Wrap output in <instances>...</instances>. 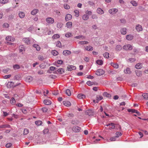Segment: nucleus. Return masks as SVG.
<instances>
[{"label": "nucleus", "mask_w": 148, "mask_h": 148, "mask_svg": "<svg viewBox=\"0 0 148 148\" xmlns=\"http://www.w3.org/2000/svg\"><path fill=\"white\" fill-rule=\"evenodd\" d=\"M142 67V64L141 63H138L135 66V68L138 69H140Z\"/></svg>", "instance_id": "obj_15"}, {"label": "nucleus", "mask_w": 148, "mask_h": 148, "mask_svg": "<svg viewBox=\"0 0 148 148\" xmlns=\"http://www.w3.org/2000/svg\"><path fill=\"white\" fill-rule=\"evenodd\" d=\"M9 70H10V69H9L8 68L4 69L3 70V71L4 73H5L9 71Z\"/></svg>", "instance_id": "obj_62"}, {"label": "nucleus", "mask_w": 148, "mask_h": 148, "mask_svg": "<svg viewBox=\"0 0 148 148\" xmlns=\"http://www.w3.org/2000/svg\"><path fill=\"white\" fill-rule=\"evenodd\" d=\"M111 65L114 68L116 69L118 68L119 66V64L116 63H114L113 62H111L110 63Z\"/></svg>", "instance_id": "obj_17"}, {"label": "nucleus", "mask_w": 148, "mask_h": 148, "mask_svg": "<svg viewBox=\"0 0 148 148\" xmlns=\"http://www.w3.org/2000/svg\"><path fill=\"white\" fill-rule=\"evenodd\" d=\"M33 47L36 49L37 51H39L40 49V46L37 44H34L33 45Z\"/></svg>", "instance_id": "obj_26"}, {"label": "nucleus", "mask_w": 148, "mask_h": 148, "mask_svg": "<svg viewBox=\"0 0 148 148\" xmlns=\"http://www.w3.org/2000/svg\"><path fill=\"white\" fill-rule=\"evenodd\" d=\"M8 0H0V3L4 4L7 3Z\"/></svg>", "instance_id": "obj_57"}, {"label": "nucleus", "mask_w": 148, "mask_h": 148, "mask_svg": "<svg viewBox=\"0 0 148 148\" xmlns=\"http://www.w3.org/2000/svg\"><path fill=\"white\" fill-rule=\"evenodd\" d=\"M10 126L9 125H4L0 126V128H10Z\"/></svg>", "instance_id": "obj_31"}, {"label": "nucleus", "mask_w": 148, "mask_h": 148, "mask_svg": "<svg viewBox=\"0 0 148 148\" xmlns=\"http://www.w3.org/2000/svg\"><path fill=\"white\" fill-rule=\"evenodd\" d=\"M62 24L60 23H58L57 24V26L58 28H60L62 27Z\"/></svg>", "instance_id": "obj_54"}, {"label": "nucleus", "mask_w": 148, "mask_h": 148, "mask_svg": "<svg viewBox=\"0 0 148 148\" xmlns=\"http://www.w3.org/2000/svg\"><path fill=\"white\" fill-rule=\"evenodd\" d=\"M46 22L48 23L52 24L54 22V19L51 17H48L46 19Z\"/></svg>", "instance_id": "obj_4"}, {"label": "nucleus", "mask_w": 148, "mask_h": 148, "mask_svg": "<svg viewBox=\"0 0 148 148\" xmlns=\"http://www.w3.org/2000/svg\"><path fill=\"white\" fill-rule=\"evenodd\" d=\"M49 69L51 71H54L56 69V68L55 67L51 66L50 67Z\"/></svg>", "instance_id": "obj_64"}, {"label": "nucleus", "mask_w": 148, "mask_h": 148, "mask_svg": "<svg viewBox=\"0 0 148 148\" xmlns=\"http://www.w3.org/2000/svg\"><path fill=\"white\" fill-rule=\"evenodd\" d=\"M88 18L89 17L86 14H84L82 16V19L85 20H87L88 19Z\"/></svg>", "instance_id": "obj_40"}, {"label": "nucleus", "mask_w": 148, "mask_h": 148, "mask_svg": "<svg viewBox=\"0 0 148 148\" xmlns=\"http://www.w3.org/2000/svg\"><path fill=\"white\" fill-rule=\"evenodd\" d=\"M64 7L66 9H69L70 8V7L66 4H65L64 5Z\"/></svg>", "instance_id": "obj_52"}, {"label": "nucleus", "mask_w": 148, "mask_h": 148, "mask_svg": "<svg viewBox=\"0 0 148 148\" xmlns=\"http://www.w3.org/2000/svg\"><path fill=\"white\" fill-rule=\"evenodd\" d=\"M136 29L138 32L141 31L143 29L142 26L139 25H136Z\"/></svg>", "instance_id": "obj_10"}, {"label": "nucleus", "mask_w": 148, "mask_h": 148, "mask_svg": "<svg viewBox=\"0 0 148 148\" xmlns=\"http://www.w3.org/2000/svg\"><path fill=\"white\" fill-rule=\"evenodd\" d=\"M38 12L39 10L38 9H34L31 12V14L33 15H34L37 13Z\"/></svg>", "instance_id": "obj_11"}, {"label": "nucleus", "mask_w": 148, "mask_h": 148, "mask_svg": "<svg viewBox=\"0 0 148 148\" xmlns=\"http://www.w3.org/2000/svg\"><path fill=\"white\" fill-rule=\"evenodd\" d=\"M56 46L59 47H60L61 46V42L59 41H58L56 44Z\"/></svg>", "instance_id": "obj_55"}, {"label": "nucleus", "mask_w": 148, "mask_h": 148, "mask_svg": "<svg viewBox=\"0 0 148 148\" xmlns=\"http://www.w3.org/2000/svg\"><path fill=\"white\" fill-rule=\"evenodd\" d=\"M118 10L116 8H112L110 9L109 10V12L110 13L112 14H115L117 12Z\"/></svg>", "instance_id": "obj_3"}, {"label": "nucleus", "mask_w": 148, "mask_h": 148, "mask_svg": "<svg viewBox=\"0 0 148 148\" xmlns=\"http://www.w3.org/2000/svg\"><path fill=\"white\" fill-rule=\"evenodd\" d=\"M105 71L102 69H99L97 70L96 72V74L98 76H100L104 74Z\"/></svg>", "instance_id": "obj_1"}, {"label": "nucleus", "mask_w": 148, "mask_h": 148, "mask_svg": "<svg viewBox=\"0 0 148 148\" xmlns=\"http://www.w3.org/2000/svg\"><path fill=\"white\" fill-rule=\"evenodd\" d=\"M51 53L52 54H53V55L54 56H56L58 54V52L55 50H53L51 51Z\"/></svg>", "instance_id": "obj_42"}, {"label": "nucleus", "mask_w": 148, "mask_h": 148, "mask_svg": "<svg viewBox=\"0 0 148 148\" xmlns=\"http://www.w3.org/2000/svg\"><path fill=\"white\" fill-rule=\"evenodd\" d=\"M81 129L80 127L78 126H74L72 128V130L75 132H79Z\"/></svg>", "instance_id": "obj_7"}, {"label": "nucleus", "mask_w": 148, "mask_h": 148, "mask_svg": "<svg viewBox=\"0 0 148 148\" xmlns=\"http://www.w3.org/2000/svg\"><path fill=\"white\" fill-rule=\"evenodd\" d=\"M129 61L130 62H134L135 61V59L133 58H130L129 60Z\"/></svg>", "instance_id": "obj_58"}, {"label": "nucleus", "mask_w": 148, "mask_h": 148, "mask_svg": "<svg viewBox=\"0 0 148 148\" xmlns=\"http://www.w3.org/2000/svg\"><path fill=\"white\" fill-rule=\"evenodd\" d=\"M67 70L69 71H71L73 70H74L76 69V67L73 65H69L67 67Z\"/></svg>", "instance_id": "obj_5"}, {"label": "nucleus", "mask_w": 148, "mask_h": 148, "mask_svg": "<svg viewBox=\"0 0 148 148\" xmlns=\"http://www.w3.org/2000/svg\"><path fill=\"white\" fill-rule=\"evenodd\" d=\"M86 113L90 116H92L93 114V112L91 110H87L86 112Z\"/></svg>", "instance_id": "obj_16"}, {"label": "nucleus", "mask_w": 148, "mask_h": 148, "mask_svg": "<svg viewBox=\"0 0 148 148\" xmlns=\"http://www.w3.org/2000/svg\"><path fill=\"white\" fill-rule=\"evenodd\" d=\"M38 59L40 60H43L44 59L43 57L41 56H38Z\"/></svg>", "instance_id": "obj_63"}, {"label": "nucleus", "mask_w": 148, "mask_h": 148, "mask_svg": "<svg viewBox=\"0 0 148 148\" xmlns=\"http://www.w3.org/2000/svg\"><path fill=\"white\" fill-rule=\"evenodd\" d=\"M19 17L21 18H23L25 16V14L23 12H20L18 14Z\"/></svg>", "instance_id": "obj_24"}, {"label": "nucleus", "mask_w": 148, "mask_h": 148, "mask_svg": "<svg viewBox=\"0 0 148 148\" xmlns=\"http://www.w3.org/2000/svg\"><path fill=\"white\" fill-rule=\"evenodd\" d=\"M136 74L137 76L138 77L140 76L141 75V72L140 71H136Z\"/></svg>", "instance_id": "obj_44"}, {"label": "nucleus", "mask_w": 148, "mask_h": 148, "mask_svg": "<svg viewBox=\"0 0 148 148\" xmlns=\"http://www.w3.org/2000/svg\"><path fill=\"white\" fill-rule=\"evenodd\" d=\"M122 49V47L120 45H117L116 46V51H120Z\"/></svg>", "instance_id": "obj_43"}, {"label": "nucleus", "mask_w": 148, "mask_h": 148, "mask_svg": "<svg viewBox=\"0 0 148 148\" xmlns=\"http://www.w3.org/2000/svg\"><path fill=\"white\" fill-rule=\"evenodd\" d=\"M3 27L5 28H8L9 27V25L7 23H4L2 25Z\"/></svg>", "instance_id": "obj_38"}, {"label": "nucleus", "mask_w": 148, "mask_h": 148, "mask_svg": "<svg viewBox=\"0 0 148 148\" xmlns=\"http://www.w3.org/2000/svg\"><path fill=\"white\" fill-rule=\"evenodd\" d=\"M58 72L60 73V74H62L64 73V69L62 68H60L59 69H58L57 70Z\"/></svg>", "instance_id": "obj_41"}, {"label": "nucleus", "mask_w": 148, "mask_h": 148, "mask_svg": "<svg viewBox=\"0 0 148 148\" xmlns=\"http://www.w3.org/2000/svg\"><path fill=\"white\" fill-rule=\"evenodd\" d=\"M42 110L43 112H45L47 111L48 109L47 108L44 107L42 108Z\"/></svg>", "instance_id": "obj_59"}, {"label": "nucleus", "mask_w": 148, "mask_h": 148, "mask_svg": "<svg viewBox=\"0 0 148 148\" xmlns=\"http://www.w3.org/2000/svg\"><path fill=\"white\" fill-rule=\"evenodd\" d=\"M119 137V136L116 135L115 136L112 137L110 138L109 140L110 141H115L116 140V138H118Z\"/></svg>", "instance_id": "obj_14"}, {"label": "nucleus", "mask_w": 148, "mask_h": 148, "mask_svg": "<svg viewBox=\"0 0 148 148\" xmlns=\"http://www.w3.org/2000/svg\"><path fill=\"white\" fill-rule=\"evenodd\" d=\"M79 121L77 120L76 119H74L72 120L71 121V123L73 125H77L79 123Z\"/></svg>", "instance_id": "obj_21"}, {"label": "nucleus", "mask_w": 148, "mask_h": 148, "mask_svg": "<svg viewBox=\"0 0 148 148\" xmlns=\"http://www.w3.org/2000/svg\"><path fill=\"white\" fill-rule=\"evenodd\" d=\"M88 43V42L87 41H80L79 42V44L81 45L86 44Z\"/></svg>", "instance_id": "obj_50"}, {"label": "nucleus", "mask_w": 148, "mask_h": 148, "mask_svg": "<svg viewBox=\"0 0 148 148\" xmlns=\"http://www.w3.org/2000/svg\"><path fill=\"white\" fill-rule=\"evenodd\" d=\"M49 130L48 129H44L43 131L44 134H46L47 133L49 132Z\"/></svg>", "instance_id": "obj_60"}, {"label": "nucleus", "mask_w": 148, "mask_h": 148, "mask_svg": "<svg viewBox=\"0 0 148 148\" xmlns=\"http://www.w3.org/2000/svg\"><path fill=\"white\" fill-rule=\"evenodd\" d=\"M15 100L13 98H12L10 100V102L12 104H14L15 103Z\"/></svg>", "instance_id": "obj_56"}, {"label": "nucleus", "mask_w": 148, "mask_h": 148, "mask_svg": "<svg viewBox=\"0 0 148 148\" xmlns=\"http://www.w3.org/2000/svg\"><path fill=\"white\" fill-rule=\"evenodd\" d=\"M29 132V130L27 128H25L24 129L23 134L25 135H26Z\"/></svg>", "instance_id": "obj_45"}, {"label": "nucleus", "mask_w": 148, "mask_h": 148, "mask_svg": "<svg viewBox=\"0 0 148 148\" xmlns=\"http://www.w3.org/2000/svg\"><path fill=\"white\" fill-rule=\"evenodd\" d=\"M106 126L107 127L109 126V129H114L116 127V126H115L114 124L113 123H109L108 124L106 125Z\"/></svg>", "instance_id": "obj_8"}, {"label": "nucleus", "mask_w": 148, "mask_h": 148, "mask_svg": "<svg viewBox=\"0 0 148 148\" xmlns=\"http://www.w3.org/2000/svg\"><path fill=\"white\" fill-rule=\"evenodd\" d=\"M71 53V52L69 50H65L63 51V54L65 56H67Z\"/></svg>", "instance_id": "obj_18"}, {"label": "nucleus", "mask_w": 148, "mask_h": 148, "mask_svg": "<svg viewBox=\"0 0 148 148\" xmlns=\"http://www.w3.org/2000/svg\"><path fill=\"white\" fill-rule=\"evenodd\" d=\"M72 15L69 14H68L66 15L65 19L66 21H68L70 20L72 18Z\"/></svg>", "instance_id": "obj_13"}, {"label": "nucleus", "mask_w": 148, "mask_h": 148, "mask_svg": "<svg viewBox=\"0 0 148 148\" xmlns=\"http://www.w3.org/2000/svg\"><path fill=\"white\" fill-rule=\"evenodd\" d=\"M121 32L122 34H125L126 33V29L125 28H123L121 29Z\"/></svg>", "instance_id": "obj_27"}, {"label": "nucleus", "mask_w": 148, "mask_h": 148, "mask_svg": "<svg viewBox=\"0 0 148 148\" xmlns=\"http://www.w3.org/2000/svg\"><path fill=\"white\" fill-rule=\"evenodd\" d=\"M130 3L132 4V5L134 6H136L138 4L137 2H136V1H131L130 2Z\"/></svg>", "instance_id": "obj_36"}, {"label": "nucleus", "mask_w": 148, "mask_h": 148, "mask_svg": "<svg viewBox=\"0 0 148 148\" xmlns=\"http://www.w3.org/2000/svg\"><path fill=\"white\" fill-rule=\"evenodd\" d=\"M103 95L104 96H106L108 97H110V94H108L107 92H104L103 93Z\"/></svg>", "instance_id": "obj_51"}, {"label": "nucleus", "mask_w": 148, "mask_h": 148, "mask_svg": "<svg viewBox=\"0 0 148 148\" xmlns=\"http://www.w3.org/2000/svg\"><path fill=\"white\" fill-rule=\"evenodd\" d=\"M128 111L129 112H132V113H136L138 116H140V113L137 110H136L134 109H129Z\"/></svg>", "instance_id": "obj_6"}, {"label": "nucleus", "mask_w": 148, "mask_h": 148, "mask_svg": "<svg viewBox=\"0 0 148 148\" xmlns=\"http://www.w3.org/2000/svg\"><path fill=\"white\" fill-rule=\"evenodd\" d=\"M77 97L79 99H82L85 98V96L82 94H79L77 95Z\"/></svg>", "instance_id": "obj_23"}, {"label": "nucleus", "mask_w": 148, "mask_h": 148, "mask_svg": "<svg viewBox=\"0 0 148 148\" xmlns=\"http://www.w3.org/2000/svg\"><path fill=\"white\" fill-rule=\"evenodd\" d=\"M142 95L144 99L146 100L148 99V93H144L142 94Z\"/></svg>", "instance_id": "obj_32"}, {"label": "nucleus", "mask_w": 148, "mask_h": 148, "mask_svg": "<svg viewBox=\"0 0 148 148\" xmlns=\"http://www.w3.org/2000/svg\"><path fill=\"white\" fill-rule=\"evenodd\" d=\"M13 68L14 70H16L20 69V66L16 64L13 66Z\"/></svg>", "instance_id": "obj_34"}, {"label": "nucleus", "mask_w": 148, "mask_h": 148, "mask_svg": "<svg viewBox=\"0 0 148 148\" xmlns=\"http://www.w3.org/2000/svg\"><path fill=\"white\" fill-rule=\"evenodd\" d=\"M63 103L64 105L67 107H69L71 106V103L69 101H63Z\"/></svg>", "instance_id": "obj_12"}, {"label": "nucleus", "mask_w": 148, "mask_h": 148, "mask_svg": "<svg viewBox=\"0 0 148 148\" xmlns=\"http://www.w3.org/2000/svg\"><path fill=\"white\" fill-rule=\"evenodd\" d=\"M65 93L68 96H71V93L70 90L69 89H67L65 90Z\"/></svg>", "instance_id": "obj_35"}, {"label": "nucleus", "mask_w": 148, "mask_h": 148, "mask_svg": "<svg viewBox=\"0 0 148 148\" xmlns=\"http://www.w3.org/2000/svg\"><path fill=\"white\" fill-rule=\"evenodd\" d=\"M65 36L66 37H71V36H73L72 34L71 33L68 32L65 34Z\"/></svg>", "instance_id": "obj_48"}, {"label": "nucleus", "mask_w": 148, "mask_h": 148, "mask_svg": "<svg viewBox=\"0 0 148 148\" xmlns=\"http://www.w3.org/2000/svg\"><path fill=\"white\" fill-rule=\"evenodd\" d=\"M120 21L121 23L125 24L126 23V21L124 19H121L120 20Z\"/></svg>", "instance_id": "obj_61"}, {"label": "nucleus", "mask_w": 148, "mask_h": 148, "mask_svg": "<svg viewBox=\"0 0 148 148\" xmlns=\"http://www.w3.org/2000/svg\"><path fill=\"white\" fill-rule=\"evenodd\" d=\"M35 123L37 125L39 126L42 124V122L41 121H38L35 122Z\"/></svg>", "instance_id": "obj_37"}, {"label": "nucleus", "mask_w": 148, "mask_h": 148, "mask_svg": "<svg viewBox=\"0 0 148 148\" xmlns=\"http://www.w3.org/2000/svg\"><path fill=\"white\" fill-rule=\"evenodd\" d=\"M85 49L87 51H92L93 49V48L92 47L90 46H87L85 47Z\"/></svg>", "instance_id": "obj_19"}, {"label": "nucleus", "mask_w": 148, "mask_h": 148, "mask_svg": "<svg viewBox=\"0 0 148 148\" xmlns=\"http://www.w3.org/2000/svg\"><path fill=\"white\" fill-rule=\"evenodd\" d=\"M66 25L68 28H71L72 26V23L71 22H68L66 23Z\"/></svg>", "instance_id": "obj_30"}, {"label": "nucleus", "mask_w": 148, "mask_h": 148, "mask_svg": "<svg viewBox=\"0 0 148 148\" xmlns=\"http://www.w3.org/2000/svg\"><path fill=\"white\" fill-rule=\"evenodd\" d=\"M74 12L75 13V16L77 17L79 16V11L77 10H75L74 11Z\"/></svg>", "instance_id": "obj_49"}, {"label": "nucleus", "mask_w": 148, "mask_h": 148, "mask_svg": "<svg viewBox=\"0 0 148 148\" xmlns=\"http://www.w3.org/2000/svg\"><path fill=\"white\" fill-rule=\"evenodd\" d=\"M43 102L46 105H50L51 104V101L48 99L45 100L43 101Z\"/></svg>", "instance_id": "obj_20"}, {"label": "nucleus", "mask_w": 148, "mask_h": 148, "mask_svg": "<svg viewBox=\"0 0 148 148\" xmlns=\"http://www.w3.org/2000/svg\"><path fill=\"white\" fill-rule=\"evenodd\" d=\"M86 84L89 86H91L93 84V82H91L90 81H88L86 82Z\"/></svg>", "instance_id": "obj_53"}, {"label": "nucleus", "mask_w": 148, "mask_h": 148, "mask_svg": "<svg viewBox=\"0 0 148 148\" xmlns=\"http://www.w3.org/2000/svg\"><path fill=\"white\" fill-rule=\"evenodd\" d=\"M97 13L101 14H103L104 13L103 11L100 8H97Z\"/></svg>", "instance_id": "obj_22"}, {"label": "nucleus", "mask_w": 148, "mask_h": 148, "mask_svg": "<svg viewBox=\"0 0 148 148\" xmlns=\"http://www.w3.org/2000/svg\"><path fill=\"white\" fill-rule=\"evenodd\" d=\"M16 16V15L14 14H11L8 16V19L9 20H12V19H13Z\"/></svg>", "instance_id": "obj_28"}, {"label": "nucleus", "mask_w": 148, "mask_h": 148, "mask_svg": "<svg viewBox=\"0 0 148 148\" xmlns=\"http://www.w3.org/2000/svg\"><path fill=\"white\" fill-rule=\"evenodd\" d=\"M96 63L100 65H101L103 64V61L101 60H98L96 61Z\"/></svg>", "instance_id": "obj_39"}, {"label": "nucleus", "mask_w": 148, "mask_h": 148, "mask_svg": "<svg viewBox=\"0 0 148 148\" xmlns=\"http://www.w3.org/2000/svg\"><path fill=\"white\" fill-rule=\"evenodd\" d=\"M124 72L126 74H130L131 73L130 69L129 68H127L124 70Z\"/></svg>", "instance_id": "obj_25"}, {"label": "nucleus", "mask_w": 148, "mask_h": 148, "mask_svg": "<svg viewBox=\"0 0 148 148\" xmlns=\"http://www.w3.org/2000/svg\"><path fill=\"white\" fill-rule=\"evenodd\" d=\"M19 49L20 52H23L25 51V49L24 47L22 45H21L19 47Z\"/></svg>", "instance_id": "obj_29"}, {"label": "nucleus", "mask_w": 148, "mask_h": 148, "mask_svg": "<svg viewBox=\"0 0 148 148\" xmlns=\"http://www.w3.org/2000/svg\"><path fill=\"white\" fill-rule=\"evenodd\" d=\"M32 79V77L29 76L27 77V81L29 82H31Z\"/></svg>", "instance_id": "obj_46"}, {"label": "nucleus", "mask_w": 148, "mask_h": 148, "mask_svg": "<svg viewBox=\"0 0 148 148\" xmlns=\"http://www.w3.org/2000/svg\"><path fill=\"white\" fill-rule=\"evenodd\" d=\"M23 40L28 45L31 43V40L29 39V38H25L23 39Z\"/></svg>", "instance_id": "obj_9"}, {"label": "nucleus", "mask_w": 148, "mask_h": 148, "mask_svg": "<svg viewBox=\"0 0 148 148\" xmlns=\"http://www.w3.org/2000/svg\"><path fill=\"white\" fill-rule=\"evenodd\" d=\"M109 53L108 52H106L104 53L103 56L104 57L107 58H109Z\"/></svg>", "instance_id": "obj_47"}, {"label": "nucleus", "mask_w": 148, "mask_h": 148, "mask_svg": "<svg viewBox=\"0 0 148 148\" xmlns=\"http://www.w3.org/2000/svg\"><path fill=\"white\" fill-rule=\"evenodd\" d=\"M123 49L126 50H131L132 49V47L130 45L127 44L124 46Z\"/></svg>", "instance_id": "obj_2"}, {"label": "nucleus", "mask_w": 148, "mask_h": 148, "mask_svg": "<svg viewBox=\"0 0 148 148\" xmlns=\"http://www.w3.org/2000/svg\"><path fill=\"white\" fill-rule=\"evenodd\" d=\"M97 98L96 102V103H98L99 101L103 99V97L102 96L99 95L97 97Z\"/></svg>", "instance_id": "obj_33"}]
</instances>
